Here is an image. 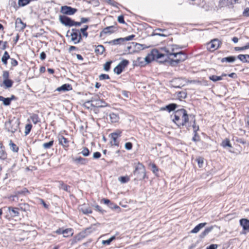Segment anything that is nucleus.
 Returning a JSON list of instances; mask_svg holds the SVG:
<instances>
[{
	"label": "nucleus",
	"mask_w": 249,
	"mask_h": 249,
	"mask_svg": "<svg viewBox=\"0 0 249 249\" xmlns=\"http://www.w3.org/2000/svg\"><path fill=\"white\" fill-rule=\"evenodd\" d=\"M89 20L88 18H82L80 22L81 23H86Z\"/></svg>",
	"instance_id": "64"
},
{
	"label": "nucleus",
	"mask_w": 249,
	"mask_h": 249,
	"mask_svg": "<svg viewBox=\"0 0 249 249\" xmlns=\"http://www.w3.org/2000/svg\"><path fill=\"white\" fill-rule=\"evenodd\" d=\"M111 138L112 140V141L111 142V144L116 146H118L119 142L117 140L118 137L115 136H111Z\"/></svg>",
	"instance_id": "46"
},
{
	"label": "nucleus",
	"mask_w": 249,
	"mask_h": 249,
	"mask_svg": "<svg viewBox=\"0 0 249 249\" xmlns=\"http://www.w3.org/2000/svg\"><path fill=\"white\" fill-rule=\"evenodd\" d=\"M173 52V50L171 52L166 48H161V52L156 49H154L151 51L150 55L152 56L153 59L162 58L163 61L169 63V61L172 59L171 57L174 56L175 54V53Z\"/></svg>",
	"instance_id": "2"
},
{
	"label": "nucleus",
	"mask_w": 249,
	"mask_h": 249,
	"mask_svg": "<svg viewBox=\"0 0 249 249\" xmlns=\"http://www.w3.org/2000/svg\"><path fill=\"white\" fill-rule=\"evenodd\" d=\"M19 124V121L14 118L5 122V126L8 131L14 133L18 130Z\"/></svg>",
	"instance_id": "6"
},
{
	"label": "nucleus",
	"mask_w": 249,
	"mask_h": 249,
	"mask_svg": "<svg viewBox=\"0 0 249 249\" xmlns=\"http://www.w3.org/2000/svg\"><path fill=\"white\" fill-rule=\"evenodd\" d=\"M176 57L175 59H171L169 61V64L172 66H175L181 62L185 61L187 59V55L182 52L175 53L173 56Z\"/></svg>",
	"instance_id": "5"
},
{
	"label": "nucleus",
	"mask_w": 249,
	"mask_h": 249,
	"mask_svg": "<svg viewBox=\"0 0 249 249\" xmlns=\"http://www.w3.org/2000/svg\"><path fill=\"white\" fill-rule=\"evenodd\" d=\"M221 145L223 147H232L231 144L230 142V141L229 139H226L225 140H224L222 142Z\"/></svg>",
	"instance_id": "36"
},
{
	"label": "nucleus",
	"mask_w": 249,
	"mask_h": 249,
	"mask_svg": "<svg viewBox=\"0 0 249 249\" xmlns=\"http://www.w3.org/2000/svg\"><path fill=\"white\" fill-rule=\"evenodd\" d=\"M110 121L112 123H116L119 120V115L114 113H111L109 114Z\"/></svg>",
	"instance_id": "28"
},
{
	"label": "nucleus",
	"mask_w": 249,
	"mask_h": 249,
	"mask_svg": "<svg viewBox=\"0 0 249 249\" xmlns=\"http://www.w3.org/2000/svg\"><path fill=\"white\" fill-rule=\"evenodd\" d=\"M177 107L178 105L176 104L172 103L164 107L161 108V110H167L170 112L172 111L175 110Z\"/></svg>",
	"instance_id": "20"
},
{
	"label": "nucleus",
	"mask_w": 249,
	"mask_h": 249,
	"mask_svg": "<svg viewBox=\"0 0 249 249\" xmlns=\"http://www.w3.org/2000/svg\"><path fill=\"white\" fill-rule=\"evenodd\" d=\"M9 145L10 146L11 149L15 152H17L18 150V147L16 145V144L13 143L12 141H10Z\"/></svg>",
	"instance_id": "38"
},
{
	"label": "nucleus",
	"mask_w": 249,
	"mask_h": 249,
	"mask_svg": "<svg viewBox=\"0 0 249 249\" xmlns=\"http://www.w3.org/2000/svg\"><path fill=\"white\" fill-rule=\"evenodd\" d=\"M62 234H63L64 237H68L70 235H72L73 234V232H72L71 229H67L64 230H62Z\"/></svg>",
	"instance_id": "31"
},
{
	"label": "nucleus",
	"mask_w": 249,
	"mask_h": 249,
	"mask_svg": "<svg viewBox=\"0 0 249 249\" xmlns=\"http://www.w3.org/2000/svg\"><path fill=\"white\" fill-rule=\"evenodd\" d=\"M3 84L5 86L6 88H11L13 84V82L10 79L3 80Z\"/></svg>",
	"instance_id": "35"
},
{
	"label": "nucleus",
	"mask_w": 249,
	"mask_h": 249,
	"mask_svg": "<svg viewBox=\"0 0 249 249\" xmlns=\"http://www.w3.org/2000/svg\"><path fill=\"white\" fill-rule=\"evenodd\" d=\"M53 142L54 141L53 140H51L48 142L44 143L42 144V147L45 149H50L53 145Z\"/></svg>",
	"instance_id": "33"
},
{
	"label": "nucleus",
	"mask_w": 249,
	"mask_h": 249,
	"mask_svg": "<svg viewBox=\"0 0 249 249\" xmlns=\"http://www.w3.org/2000/svg\"><path fill=\"white\" fill-rule=\"evenodd\" d=\"M92 231L91 227L86 228L84 231L76 235L72 240V244H75L81 241Z\"/></svg>",
	"instance_id": "7"
},
{
	"label": "nucleus",
	"mask_w": 249,
	"mask_h": 249,
	"mask_svg": "<svg viewBox=\"0 0 249 249\" xmlns=\"http://www.w3.org/2000/svg\"><path fill=\"white\" fill-rule=\"evenodd\" d=\"M32 125L31 124H27L25 125V135H27L31 131Z\"/></svg>",
	"instance_id": "41"
},
{
	"label": "nucleus",
	"mask_w": 249,
	"mask_h": 249,
	"mask_svg": "<svg viewBox=\"0 0 249 249\" xmlns=\"http://www.w3.org/2000/svg\"><path fill=\"white\" fill-rule=\"evenodd\" d=\"M81 153L85 157H87L89 155V152L87 147H84L82 150Z\"/></svg>",
	"instance_id": "49"
},
{
	"label": "nucleus",
	"mask_w": 249,
	"mask_h": 249,
	"mask_svg": "<svg viewBox=\"0 0 249 249\" xmlns=\"http://www.w3.org/2000/svg\"><path fill=\"white\" fill-rule=\"evenodd\" d=\"M60 22L66 26H72V20L69 17L65 15H60L59 16Z\"/></svg>",
	"instance_id": "13"
},
{
	"label": "nucleus",
	"mask_w": 249,
	"mask_h": 249,
	"mask_svg": "<svg viewBox=\"0 0 249 249\" xmlns=\"http://www.w3.org/2000/svg\"><path fill=\"white\" fill-rule=\"evenodd\" d=\"M118 21L120 23H124V17L123 15L119 16L118 17Z\"/></svg>",
	"instance_id": "55"
},
{
	"label": "nucleus",
	"mask_w": 249,
	"mask_h": 249,
	"mask_svg": "<svg viewBox=\"0 0 249 249\" xmlns=\"http://www.w3.org/2000/svg\"><path fill=\"white\" fill-rule=\"evenodd\" d=\"M119 181L122 183L127 182L129 180V178L127 176H123L119 178Z\"/></svg>",
	"instance_id": "45"
},
{
	"label": "nucleus",
	"mask_w": 249,
	"mask_h": 249,
	"mask_svg": "<svg viewBox=\"0 0 249 249\" xmlns=\"http://www.w3.org/2000/svg\"><path fill=\"white\" fill-rule=\"evenodd\" d=\"M7 158V154L5 151L4 147L0 143V159L4 160Z\"/></svg>",
	"instance_id": "23"
},
{
	"label": "nucleus",
	"mask_w": 249,
	"mask_h": 249,
	"mask_svg": "<svg viewBox=\"0 0 249 249\" xmlns=\"http://www.w3.org/2000/svg\"><path fill=\"white\" fill-rule=\"evenodd\" d=\"M217 248V245L216 244H212L209 246L207 249H216Z\"/></svg>",
	"instance_id": "63"
},
{
	"label": "nucleus",
	"mask_w": 249,
	"mask_h": 249,
	"mask_svg": "<svg viewBox=\"0 0 249 249\" xmlns=\"http://www.w3.org/2000/svg\"><path fill=\"white\" fill-rule=\"evenodd\" d=\"M18 208H13L12 207H8V210L9 212H11L12 213L11 215L13 217L18 216L19 215V212H18Z\"/></svg>",
	"instance_id": "27"
},
{
	"label": "nucleus",
	"mask_w": 249,
	"mask_h": 249,
	"mask_svg": "<svg viewBox=\"0 0 249 249\" xmlns=\"http://www.w3.org/2000/svg\"><path fill=\"white\" fill-rule=\"evenodd\" d=\"M105 2H107L108 4L113 6H116L118 4L116 1L113 0H104Z\"/></svg>",
	"instance_id": "52"
},
{
	"label": "nucleus",
	"mask_w": 249,
	"mask_h": 249,
	"mask_svg": "<svg viewBox=\"0 0 249 249\" xmlns=\"http://www.w3.org/2000/svg\"><path fill=\"white\" fill-rule=\"evenodd\" d=\"M237 58L243 63H249V54H239L237 56Z\"/></svg>",
	"instance_id": "25"
},
{
	"label": "nucleus",
	"mask_w": 249,
	"mask_h": 249,
	"mask_svg": "<svg viewBox=\"0 0 249 249\" xmlns=\"http://www.w3.org/2000/svg\"><path fill=\"white\" fill-rule=\"evenodd\" d=\"M124 147L127 150H131L132 148V143L130 142H126Z\"/></svg>",
	"instance_id": "54"
},
{
	"label": "nucleus",
	"mask_w": 249,
	"mask_h": 249,
	"mask_svg": "<svg viewBox=\"0 0 249 249\" xmlns=\"http://www.w3.org/2000/svg\"><path fill=\"white\" fill-rule=\"evenodd\" d=\"M46 53L44 52H42L40 53V59H41L42 60H44L46 58Z\"/></svg>",
	"instance_id": "62"
},
{
	"label": "nucleus",
	"mask_w": 249,
	"mask_h": 249,
	"mask_svg": "<svg viewBox=\"0 0 249 249\" xmlns=\"http://www.w3.org/2000/svg\"><path fill=\"white\" fill-rule=\"evenodd\" d=\"M88 29V26L85 25L84 28H82L80 29V32L82 33L83 35L87 37L88 36V33L86 32L87 29Z\"/></svg>",
	"instance_id": "44"
},
{
	"label": "nucleus",
	"mask_w": 249,
	"mask_h": 249,
	"mask_svg": "<svg viewBox=\"0 0 249 249\" xmlns=\"http://www.w3.org/2000/svg\"><path fill=\"white\" fill-rule=\"evenodd\" d=\"M196 161H197V163H198L199 167H200L203 163V160L201 158H199L197 159Z\"/></svg>",
	"instance_id": "58"
},
{
	"label": "nucleus",
	"mask_w": 249,
	"mask_h": 249,
	"mask_svg": "<svg viewBox=\"0 0 249 249\" xmlns=\"http://www.w3.org/2000/svg\"><path fill=\"white\" fill-rule=\"evenodd\" d=\"M16 28L18 30H23L26 27V24L23 23L20 18H18L15 22Z\"/></svg>",
	"instance_id": "15"
},
{
	"label": "nucleus",
	"mask_w": 249,
	"mask_h": 249,
	"mask_svg": "<svg viewBox=\"0 0 249 249\" xmlns=\"http://www.w3.org/2000/svg\"><path fill=\"white\" fill-rule=\"evenodd\" d=\"M122 134V131L120 130H117L115 132L112 133L110 134V136H115L117 137H120Z\"/></svg>",
	"instance_id": "47"
},
{
	"label": "nucleus",
	"mask_w": 249,
	"mask_h": 249,
	"mask_svg": "<svg viewBox=\"0 0 249 249\" xmlns=\"http://www.w3.org/2000/svg\"><path fill=\"white\" fill-rule=\"evenodd\" d=\"M9 73L7 71H3L2 73V77L3 78V80L9 79Z\"/></svg>",
	"instance_id": "51"
},
{
	"label": "nucleus",
	"mask_w": 249,
	"mask_h": 249,
	"mask_svg": "<svg viewBox=\"0 0 249 249\" xmlns=\"http://www.w3.org/2000/svg\"><path fill=\"white\" fill-rule=\"evenodd\" d=\"M102 201H103L104 204L107 205L111 209H120V208L118 206L111 203L108 199L103 198L102 199Z\"/></svg>",
	"instance_id": "19"
},
{
	"label": "nucleus",
	"mask_w": 249,
	"mask_h": 249,
	"mask_svg": "<svg viewBox=\"0 0 249 249\" xmlns=\"http://www.w3.org/2000/svg\"><path fill=\"white\" fill-rule=\"evenodd\" d=\"M71 89H72V88H71V85H70L69 84H65L62 85L61 87L57 88L56 90H57L58 91H69V90H71Z\"/></svg>",
	"instance_id": "21"
},
{
	"label": "nucleus",
	"mask_w": 249,
	"mask_h": 249,
	"mask_svg": "<svg viewBox=\"0 0 249 249\" xmlns=\"http://www.w3.org/2000/svg\"><path fill=\"white\" fill-rule=\"evenodd\" d=\"M172 120L179 127L186 125L189 121V115L187 111L184 109H180L175 111L171 115Z\"/></svg>",
	"instance_id": "1"
},
{
	"label": "nucleus",
	"mask_w": 249,
	"mask_h": 249,
	"mask_svg": "<svg viewBox=\"0 0 249 249\" xmlns=\"http://www.w3.org/2000/svg\"><path fill=\"white\" fill-rule=\"evenodd\" d=\"M30 118L33 123L35 124H36L40 121L38 116L37 114H33Z\"/></svg>",
	"instance_id": "37"
},
{
	"label": "nucleus",
	"mask_w": 249,
	"mask_h": 249,
	"mask_svg": "<svg viewBox=\"0 0 249 249\" xmlns=\"http://www.w3.org/2000/svg\"><path fill=\"white\" fill-rule=\"evenodd\" d=\"M89 104L90 107H104L107 106V104L105 101L99 99L98 97H92L90 100L86 101L84 106L87 107V105Z\"/></svg>",
	"instance_id": "4"
},
{
	"label": "nucleus",
	"mask_w": 249,
	"mask_h": 249,
	"mask_svg": "<svg viewBox=\"0 0 249 249\" xmlns=\"http://www.w3.org/2000/svg\"><path fill=\"white\" fill-rule=\"evenodd\" d=\"M11 64L12 66H16L17 65H18V62L16 59H15L14 58H11Z\"/></svg>",
	"instance_id": "57"
},
{
	"label": "nucleus",
	"mask_w": 249,
	"mask_h": 249,
	"mask_svg": "<svg viewBox=\"0 0 249 249\" xmlns=\"http://www.w3.org/2000/svg\"><path fill=\"white\" fill-rule=\"evenodd\" d=\"M221 62H233V56H231L223 58L221 59Z\"/></svg>",
	"instance_id": "42"
},
{
	"label": "nucleus",
	"mask_w": 249,
	"mask_h": 249,
	"mask_svg": "<svg viewBox=\"0 0 249 249\" xmlns=\"http://www.w3.org/2000/svg\"><path fill=\"white\" fill-rule=\"evenodd\" d=\"M10 58V55L7 51H5L1 57V61L5 65L7 64V60Z\"/></svg>",
	"instance_id": "30"
},
{
	"label": "nucleus",
	"mask_w": 249,
	"mask_h": 249,
	"mask_svg": "<svg viewBox=\"0 0 249 249\" xmlns=\"http://www.w3.org/2000/svg\"><path fill=\"white\" fill-rule=\"evenodd\" d=\"M100 80H103L105 79H109L110 78L109 75L107 74H101L99 76Z\"/></svg>",
	"instance_id": "50"
},
{
	"label": "nucleus",
	"mask_w": 249,
	"mask_h": 249,
	"mask_svg": "<svg viewBox=\"0 0 249 249\" xmlns=\"http://www.w3.org/2000/svg\"><path fill=\"white\" fill-rule=\"evenodd\" d=\"M112 61H107L104 65V70L106 71H108L110 70Z\"/></svg>",
	"instance_id": "40"
},
{
	"label": "nucleus",
	"mask_w": 249,
	"mask_h": 249,
	"mask_svg": "<svg viewBox=\"0 0 249 249\" xmlns=\"http://www.w3.org/2000/svg\"><path fill=\"white\" fill-rule=\"evenodd\" d=\"M135 37V35H132L126 36L124 38H119L115 39L112 40L111 41H108L107 43L110 45H120L123 43L124 41L131 40Z\"/></svg>",
	"instance_id": "8"
},
{
	"label": "nucleus",
	"mask_w": 249,
	"mask_h": 249,
	"mask_svg": "<svg viewBox=\"0 0 249 249\" xmlns=\"http://www.w3.org/2000/svg\"><path fill=\"white\" fill-rule=\"evenodd\" d=\"M178 96L180 100L185 99L187 97V93L185 91H180L178 93Z\"/></svg>",
	"instance_id": "43"
},
{
	"label": "nucleus",
	"mask_w": 249,
	"mask_h": 249,
	"mask_svg": "<svg viewBox=\"0 0 249 249\" xmlns=\"http://www.w3.org/2000/svg\"><path fill=\"white\" fill-rule=\"evenodd\" d=\"M240 223L244 230L249 231V220L242 219L240 220Z\"/></svg>",
	"instance_id": "18"
},
{
	"label": "nucleus",
	"mask_w": 249,
	"mask_h": 249,
	"mask_svg": "<svg viewBox=\"0 0 249 249\" xmlns=\"http://www.w3.org/2000/svg\"><path fill=\"white\" fill-rule=\"evenodd\" d=\"M117 28L114 26H110L108 27H107L105 28L103 31V32L106 34H111L114 33L116 30Z\"/></svg>",
	"instance_id": "22"
},
{
	"label": "nucleus",
	"mask_w": 249,
	"mask_h": 249,
	"mask_svg": "<svg viewBox=\"0 0 249 249\" xmlns=\"http://www.w3.org/2000/svg\"><path fill=\"white\" fill-rule=\"evenodd\" d=\"M220 44L221 42L218 39H213L207 44V49L210 51H214L219 48Z\"/></svg>",
	"instance_id": "10"
},
{
	"label": "nucleus",
	"mask_w": 249,
	"mask_h": 249,
	"mask_svg": "<svg viewBox=\"0 0 249 249\" xmlns=\"http://www.w3.org/2000/svg\"><path fill=\"white\" fill-rule=\"evenodd\" d=\"M249 49V45H246L245 46H243L242 47H234V50L235 51H241V50H246V49Z\"/></svg>",
	"instance_id": "53"
},
{
	"label": "nucleus",
	"mask_w": 249,
	"mask_h": 249,
	"mask_svg": "<svg viewBox=\"0 0 249 249\" xmlns=\"http://www.w3.org/2000/svg\"><path fill=\"white\" fill-rule=\"evenodd\" d=\"M77 10L76 8H72L68 6H61L60 9V12L64 15H72L74 14Z\"/></svg>",
	"instance_id": "11"
},
{
	"label": "nucleus",
	"mask_w": 249,
	"mask_h": 249,
	"mask_svg": "<svg viewBox=\"0 0 249 249\" xmlns=\"http://www.w3.org/2000/svg\"><path fill=\"white\" fill-rule=\"evenodd\" d=\"M31 0H18V4L19 6H24L30 2Z\"/></svg>",
	"instance_id": "39"
},
{
	"label": "nucleus",
	"mask_w": 249,
	"mask_h": 249,
	"mask_svg": "<svg viewBox=\"0 0 249 249\" xmlns=\"http://www.w3.org/2000/svg\"><path fill=\"white\" fill-rule=\"evenodd\" d=\"M59 144L62 145L64 147H67L69 146V141L63 136L60 135L58 136Z\"/></svg>",
	"instance_id": "16"
},
{
	"label": "nucleus",
	"mask_w": 249,
	"mask_h": 249,
	"mask_svg": "<svg viewBox=\"0 0 249 249\" xmlns=\"http://www.w3.org/2000/svg\"><path fill=\"white\" fill-rule=\"evenodd\" d=\"M72 160L76 164H86L88 162V160L81 157L72 158Z\"/></svg>",
	"instance_id": "17"
},
{
	"label": "nucleus",
	"mask_w": 249,
	"mask_h": 249,
	"mask_svg": "<svg viewBox=\"0 0 249 249\" xmlns=\"http://www.w3.org/2000/svg\"><path fill=\"white\" fill-rule=\"evenodd\" d=\"M101 154L99 152H96L93 153V157L94 159H99L101 157Z\"/></svg>",
	"instance_id": "56"
},
{
	"label": "nucleus",
	"mask_w": 249,
	"mask_h": 249,
	"mask_svg": "<svg viewBox=\"0 0 249 249\" xmlns=\"http://www.w3.org/2000/svg\"><path fill=\"white\" fill-rule=\"evenodd\" d=\"M128 64L129 61L127 60H122L114 68V72L118 75L120 74Z\"/></svg>",
	"instance_id": "9"
},
{
	"label": "nucleus",
	"mask_w": 249,
	"mask_h": 249,
	"mask_svg": "<svg viewBox=\"0 0 249 249\" xmlns=\"http://www.w3.org/2000/svg\"><path fill=\"white\" fill-rule=\"evenodd\" d=\"M134 175L136 177L135 180H141L146 177L145 168L142 164L139 162L136 166L133 172Z\"/></svg>",
	"instance_id": "3"
},
{
	"label": "nucleus",
	"mask_w": 249,
	"mask_h": 249,
	"mask_svg": "<svg viewBox=\"0 0 249 249\" xmlns=\"http://www.w3.org/2000/svg\"><path fill=\"white\" fill-rule=\"evenodd\" d=\"M72 33L71 34V40L74 41V44L79 43L82 38L80 33H79V30L76 29H72Z\"/></svg>",
	"instance_id": "12"
},
{
	"label": "nucleus",
	"mask_w": 249,
	"mask_h": 249,
	"mask_svg": "<svg viewBox=\"0 0 249 249\" xmlns=\"http://www.w3.org/2000/svg\"><path fill=\"white\" fill-rule=\"evenodd\" d=\"M243 15L245 17H249V8H247L244 10Z\"/></svg>",
	"instance_id": "59"
},
{
	"label": "nucleus",
	"mask_w": 249,
	"mask_h": 249,
	"mask_svg": "<svg viewBox=\"0 0 249 249\" xmlns=\"http://www.w3.org/2000/svg\"><path fill=\"white\" fill-rule=\"evenodd\" d=\"M192 116L193 117L192 119L193 120V124L192 125V126L193 127L194 132V133H196V132H197V131L199 130V126L198 125H196V119L195 118V116H192V115H190V117H191Z\"/></svg>",
	"instance_id": "34"
},
{
	"label": "nucleus",
	"mask_w": 249,
	"mask_h": 249,
	"mask_svg": "<svg viewBox=\"0 0 249 249\" xmlns=\"http://www.w3.org/2000/svg\"><path fill=\"white\" fill-rule=\"evenodd\" d=\"M210 79L214 82H216L221 80L222 79V77L221 76H218L216 75H212L210 77Z\"/></svg>",
	"instance_id": "48"
},
{
	"label": "nucleus",
	"mask_w": 249,
	"mask_h": 249,
	"mask_svg": "<svg viewBox=\"0 0 249 249\" xmlns=\"http://www.w3.org/2000/svg\"><path fill=\"white\" fill-rule=\"evenodd\" d=\"M79 210L83 214H88L92 213V210L90 207L86 204L79 205L78 207Z\"/></svg>",
	"instance_id": "14"
},
{
	"label": "nucleus",
	"mask_w": 249,
	"mask_h": 249,
	"mask_svg": "<svg viewBox=\"0 0 249 249\" xmlns=\"http://www.w3.org/2000/svg\"><path fill=\"white\" fill-rule=\"evenodd\" d=\"M0 101H2L4 106H9L10 105V99L9 98H4L3 96H0Z\"/></svg>",
	"instance_id": "32"
},
{
	"label": "nucleus",
	"mask_w": 249,
	"mask_h": 249,
	"mask_svg": "<svg viewBox=\"0 0 249 249\" xmlns=\"http://www.w3.org/2000/svg\"><path fill=\"white\" fill-rule=\"evenodd\" d=\"M206 223H201L196 226L191 231V233H197L201 229H202L206 225Z\"/></svg>",
	"instance_id": "24"
},
{
	"label": "nucleus",
	"mask_w": 249,
	"mask_h": 249,
	"mask_svg": "<svg viewBox=\"0 0 249 249\" xmlns=\"http://www.w3.org/2000/svg\"><path fill=\"white\" fill-rule=\"evenodd\" d=\"M213 229V227L211 226L208 227L200 234L199 237L201 238H203L205 237L210 231Z\"/></svg>",
	"instance_id": "29"
},
{
	"label": "nucleus",
	"mask_w": 249,
	"mask_h": 249,
	"mask_svg": "<svg viewBox=\"0 0 249 249\" xmlns=\"http://www.w3.org/2000/svg\"><path fill=\"white\" fill-rule=\"evenodd\" d=\"M192 140L194 142H197L199 141V137L197 135V132L194 133V136L193 137Z\"/></svg>",
	"instance_id": "60"
},
{
	"label": "nucleus",
	"mask_w": 249,
	"mask_h": 249,
	"mask_svg": "<svg viewBox=\"0 0 249 249\" xmlns=\"http://www.w3.org/2000/svg\"><path fill=\"white\" fill-rule=\"evenodd\" d=\"M142 46H143V45L141 44L135 43V47L139 50L143 49L144 48L142 47Z\"/></svg>",
	"instance_id": "61"
},
{
	"label": "nucleus",
	"mask_w": 249,
	"mask_h": 249,
	"mask_svg": "<svg viewBox=\"0 0 249 249\" xmlns=\"http://www.w3.org/2000/svg\"><path fill=\"white\" fill-rule=\"evenodd\" d=\"M105 49L104 46L102 45H99L96 47L95 49V53L97 55H101L103 53Z\"/></svg>",
	"instance_id": "26"
}]
</instances>
